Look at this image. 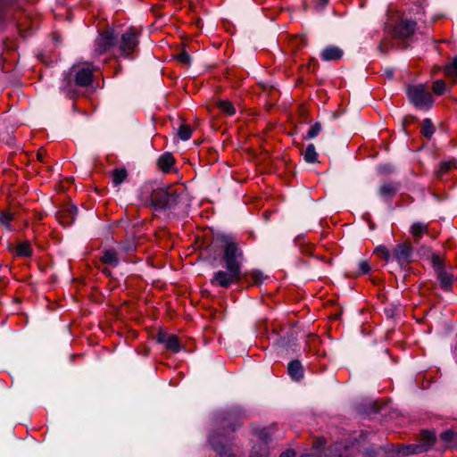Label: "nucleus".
<instances>
[{
    "mask_svg": "<svg viewBox=\"0 0 457 457\" xmlns=\"http://www.w3.org/2000/svg\"><path fill=\"white\" fill-rule=\"evenodd\" d=\"M218 238L223 248L222 262L225 269L214 272L211 283L213 286L228 287L238 283L243 277V253L229 237L222 235Z\"/></svg>",
    "mask_w": 457,
    "mask_h": 457,
    "instance_id": "nucleus-1",
    "label": "nucleus"
},
{
    "mask_svg": "<svg viewBox=\"0 0 457 457\" xmlns=\"http://www.w3.org/2000/svg\"><path fill=\"white\" fill-rule=\"evenodd\" d=\"M407 96L411 103L420 109L428 110L434 103L432 95L423 84L409 86Z\"/></svg>",
    "mask_w": 457,
    "mask_h": 457,
    "instance_id": "nucleus-2",
    "label": "nucleus"
},
{
    "mask_svg": "<svg viewBox=\"0 0 457 457\" xmlns=\"http://www.w3.org/2000/svg\"><path fill=\"white\" fill-rule=\"evenodd\" d=\"M436 442V435L432 431L424 430L420 433L418 444L403 446L399 453L402 455L417 454L427 452Z\"/></svg>",
    "mask_w": 457,
    "mask_h": 457,
    "instance_id": "nucleus-3",
    "label": "nucleus"
},
{
    "mask_svg": "<svg viewBox=\"0 0 457 457\" xmlns=\"http://www.w3.org/2000/svg\"><path fill=\"white\" fill-rule=\"evenodd\" d=\"M138 45L137 31L134 28H129L122 35L119 44L120 55L129 57Z\"/></svg>",
    "mask_w": 457,
    "mask_h": 457,
    "instance_id": "nucleus-4",
    "label": "nucleus"
},
{
    "mask_svg": "<svg viewBox=\"0 0 457 457\" xmlns=\"http://www.w3.org/2000/svg\"><path fill=\"white\" fill-rule=\"evenodd\" d=\"M117 38L113 30L107 29L99 34L98 38L96 40L94 53L96 55H100L116 45Z\"/></svg>",
    "mask_w": 457,
    "mask_h": 457,
    "instance_id": "nucleus-5",
    "label": "nucleus"
},
{
    "mask_svg": "<svg viewBox=\"0 0 457 457\" xmlns=\"http://www.w3.org/2000/svg\"><path fill=\"white\" fill-rule=\"evenodd\" d=\"M432 265L441 287L445 290H449L453 284V275L445 270L443 261L438 255H433Z\"/></svg>",
    "mask_w": 457,
    "mask_h": 457,
    "instance_id": "nucleus-6",
    "label": "nucleus"
},
{
    "mask_svg": "<svg viewBox=\"0 0 457 457\" xmlns=\"http://www.w3.org/2000/svg\"><path fill=\"white\" fill-rule=\"evenodd\" d=\"M92 71L90 64L74 65L71 68V75L75 76V84L79 87H86L91 83Z\"/></svg>",
    "mask_w": 457,
    "mask_h": 457,
    "instance_id": "nucleus-7",
    "label": "nucleus"
},
{
    "mask_svg": "<svg viewBox=\"0 0 457 457\" xmlns=\"http://www.w3.org/2000/svg\"><path fill=\"white\" fill-rule=\"evenodd\" d=\"M412 248L410 244L403 243L395 246L393 258L401 265L409 263L411 261Z\"/></svg>",
    "mask_w": 457,
    "mask_h": 457,
    "instance_id": "nucleus-8",
    "label": "nucleus"
},
{
    "mask_svg": "<svg viewBox=\"0 0 457 457\" xmlns=\"http://www.w3.org/2000/svg\"><path fill=\"white\" fill-rule=\"evenodd\" d=\"M416 28V23L409 20H402L395 29V34L400 38H407L411 36Z\"/></svg>",
    "mask_w": 457,
    "mask_h": 457,
    "instance_id": "nucleus-9",
    "label": "nucleus"
},
{
    "mask_svg": "<svg viewBox=\"0 0 457 457\" xmlns=\"http://www.w3.org/2000/svg\"><path fill=\"white\" fill-rule=\"evenodd\" d=\"M76 210H77L76 207L71 206V207H68L67 209L61 211L57 214V220L63 226L71 224L75 220Z\"/></svg>",
    "mask_w": 457,
    "mask_h": 457,
    "instance_id": "nucleus-10",
    "label": "nucleus"
},
{
    "mask_svg": "<svg viewBox=\"0 0 457 457\" xmlns=\"http://www.w3.org/2000/svg\"><path fill=\"white\" fill-rule=\"evenodd\" d=\"M159 341L163 343L166 348L173 353H178L180 349L178 337L173 335H160Z\"/></svg>",
    "mask_w": 457,
    "mask_h": 457,
    "instance_id": "nucleus-11",
    "label": "nucleus"
},
{
    "mask_svg": "<svg viewBox=\"0 0 457 457\" xmlns=\"http://www.w3.org/2000/svg\"><path fill=\"white\" fill-rule=\"evenodd\" d=\"M446 447H457V429H447L440 435Z\"/></svg>",
    "mask_w": 457,
    "mask_h": 457,
    "instance_id": "nucleus-12",
    "label": "nucleus"
},
{
    "mask_svg": "<svg viewBox=\"0 0 457 457\" xmlns=\"http://www.w3.org/2000/svg\"><path fill=\"white\" fill-rule=\"evenodd\" d=\"M342 55V50L337 46H328L321 52V58L324 61L338 60Z\"/></svg>",
    "mask_w": 457,
    "mask_h": 457,
    "instance_id": "nucleus-13",
    "label": "nucleus"
},
{
    "mask_svg": "<svg viewBox=\"0 0 457 457\" xmlns=\"http://www.w3.org/2000/svg\"><path fill=\"white\" fill-rule=\"evenodd\" d=\"M243 277H245V279H247V277H250L252 279V284L256 286L262 285L268 278V277L265 276L263 272H262L259 270H252L250 271H245L243 274Z\"/></svg>",
    "mask_w": 457,
    "mask_h": 457,
    "instance_id": "nucleus-14",
    "label": "nucleus"
},
{
    "mask_svg": "<svg viewBox=\"0 0 457 457\" xmlns=\"http://www.w3.org/2000/svg\"><path fill=\"white\" fill-rule=\"evenodd\" d=\"M287 370L289 376L295 380H298L303 377V368L299 361L289 362Z\"/></svg>",
    "mask_w": 457,
    "mask_h": 457,
    "instance_id": "nucleus-15",
    "label": "nucleus"
},
{
    "mask_svg": "<svg viewBox=\"0 0 457 457\" xmlns=\"http://www.w3.org/2000/svg\"><path fill=\"white\" fill-rule=\"evenodd\" d=\"M303 159L305 162L309 163H313L317 161L318 154L316 152L315 146L312 144H309L305 150L302 152Z\"/></svg>",
    "mask_w": 457,
    "mask_h": 457,
    "instance_id": "nucleus-16",
    "label": "nucleus"
},
{
    "mask_svg": "<svg viewBox=\"0 0 457 457\" xmlns=\"http://www.w3.org/2000/svg\"><path fill=\"white\" fill-rule=\"evenodd\" d=\"M102 261L111 266H117L119 263V258L117 253L114 250H105L102 256Z\"/></svg>",
    "mask_w": 457,
    "mask_h": 457,
    "instance_id": "nucleus-17",
    "label": "nucleus"
},
{
    "mask_svg": "<svg viewBox=\"0 0 457 457\" xmlns=\"http://www.w3.org/2000/svg\"><path fill=\"white\" fill-rule=\"evenodd\" d=\"M174 162L173 156L166 153L158 159V165L163 171H168Z\"/></svg>",
    "mask_w": 457,
    "mask_h": 457,
    "instance_id": "nucleus-18",
    "label": "nucleus"
},
{
    "mask_svg": "<svg viewBox=\"0 0 457 457\" xmlns=\"http://www.w3.org/2000/svg\"><path fill=\"white\" fill-rule=\"evenodd\" d=\"M427 229H428L427 224L421 223V222H416L411 226V233L416 239H419L427 231Z\"/></svg>",
    "mask_w": 457,
    "mask_h": 457,
    "instance_id": "nucleus-19",
    "label": "nucleus"
},
{
    "mask_svg": "<svg viewBox=\"0 0 457 457\" xmlns=\"http://www.w3.org/2000/svg\"><path fill=\"white\" fill-rule=\"evenodd\" d=\"M217 105L221 112L228 116L234 115L236 113L235 107L228 101H219Z\"/></svg>",
    "mask_w": 457,
    "mask_h": 457,
    "instance_id": "nucleus-20",
    "label": "nucleus"
},
{
    "mask_svg": "<svg viewBox=\"0 0 457 457\" xmlns=\"http://www.w3.org/2000/svg\"><path fill=\"white\" fill-rule=\"evenodd\" d=\"M127 170L125 169H116L112 172V182L114 185H120L127 178Z\"/></svg>",
    "mask_w": 457,
    "mask_h": 457,
    "instance_id": "nucleus-21",
    "label": "nucleus"
},
{
    "mask_svg": "<svg viewBox=\"0 0 457 457\" xmlns=\"http://www.w3.org/2000/svg\"><path fill=\"white\" fill-rule=\"evenodd\" d=\"M15 253L19 256H23V257L30 256L31 248H30L29 244L27 242L20 243L16 247Z\"/></svg>",
    "mask_w": 457,
    "mask_h": 457,
    "instance_id": "nucleus-22",
    "label": "nucleus"
},
{
    "mask_svg": "<svg viewBox=\"0 0 457 457\" xmlns=\"http://www.w3.org/2000/svg\"><path fill=\"white\" fill-rule=\"evenodd\" d=\"M395 191H396V187L390 183L384 184L379 188V194L383 197L391 196L395 193Z\"/></svg>",
    "mask_w": 457,
    "mask_h": 457,
    "instance_id": "nucleus-23",
    "label": "nucleus"
},
{
    "mask_svg": "<svg viewBox=\"0 0 457 457\" xmlns=\"http://www.w3.org/2000/svg\"><path fill=\"white\" fill-rule=\"evenodd\" d=\"M421 133L427 137H430L434 133V127L429 119H425L422 122Z\"/></svg>",
    "mask_w": 457,
    "mask_h": 457,
    "instance_id": "nucleus-24",
    "label": "nucleus"
},
{
    "mask_svg": "<svg viewBox=\"0 0 457 457\" xmlns=\"http://www.w3.org/2000/svg\"><path fill=\"white\" fill-rule=\"evenodd\" d=\"M445 75L450 78L457 77V57L445 67Z\"/></svg>",
    "mask_w": 457,
    "mask_h": 457,
    "instance_id": "nucleus-25",
    "label": "nucleus"
},
{
    "mask_svg": "<svg viewBox=\"0 0 457 457\" xmlns=\"http://www.w3.org/2000/svg\"><path fill=\"white\" fill-rule=\"evenodd\" d=\"M210 444L212 445L213 449L220 455V457H235L233 454L223 452V445H220L219 443H216L213 437L210 438Z\"/></svg>",
    "mask_w": 457,
    "mask_h": 457,
    "instance_id": "nucleus-26",
    "label": "nucleus"
},
{
    "mask_svg": "<svg viewBox=\"0 0 457 457\" xmlns=\"http://www.w3.org/2000/svg\"><path fill=\"white\" fill-rule=\"evenodd\" d=\"M191 134H192V130L187 125H181L178 131V135H179V138L182 140H188L191 137Z\"/></svg>",
    "mask_w": 457,
    "mask_h": 457,
    "instance_id": "nucleus-27",
    "label": "nucleus"
},
{
    "mask_svg": "<svg viewBox=\"0 0 457 457\" xmlns=\"http://www.w3.org/2000/svg\"><path fill=\"white\" fill-rule=\"evenodd\" d=\"M12 220V215L9 212L4 211L0 212V224L4 227L10 228V222Z\"/></svg>",
    "mask_w": 457,
    "mask_h": 457,
    "instance_id": "nucleus-28",
    "label": "nucleus"
},
{
    "mask_svg": "<svg viewBox=\"0 0 457 457\" xmlns=\"http://www.w3.org/2000/svg\"><path fill=\"white\" fill-rule=\"evenodd\" d=\"M320 130H321L320 124L315 123L313 126H312L309 129V130H308L306 136L304 137V138L305 139L314 138L315 137H317L320 134Z\"/></svg>",
    "mask_w": 457,
    "mask_h": 457,
    "instance_id": "nucleus-29",
    "label": "nucleus"
},
{
    "mask_svg": "<svg viewBox=\"0 0 457 457\" xmlns=\"http://www.w3.org/2000/svg\"><path fill=\"white\" fill-rule=\"evenodd\" d=\"M375 253L378 255V257L384 259L386 261H388L390 258V253L387 250L386 247L383 245H379L375 249Z\"/></svg>",
    "mask_w": 457,
    "mask_h": 457,
    "instance_id": "nucleus-30",
    "label": "nucleus"
},
{
    "mask_svg": "<svg viewBox=\"0 0 457 457\" xmlns=\"http://www.w3.org/2000/svg\"><path fill=\"white\" fill-rule=\"evenodd\" d=\"M445 87V83L441 79L435 81L433 84V91L437 95L444 94Z\"/></svg>",
    "mask_w": 457,
    "mask_h": 457,
    "instance_id": "nucleus-31",
    "label": "nucleus"
},
{
    "mask_svg": "<svg viewBox=\"0 0 457 457\" xmlns=\"http://www.w3.org/2000/svg\"><path fill=\"white\" fill-rule=\"evenodd\" d=\"M250 457H269V453L265 447L253 448Z\"/></svg>",
    "mask_w": 457,
    "mask_h": 457,
    "instance_id": "nucleus-32",
    "label": "nucleus"
},
{
    "mask_svg": "<svg viewBox=\"0 0 457 457\" xmlns=\"http://www.w3.org/2000/svg\"><path fill=\"white\" fill-rule=\"evenodd\" d=\"M173 199V196L168 193H162V201L158 204L159 207L164 208L170 205V202Z\"/></svg>",
    "mask_w": 457,
    "mask_h": 457,
    "instance_id": "nucleus-33",
    "label": "nucleus"
},
{
    "mask_svg": "<svg viewBox=\"0 0 457 457\" xmlns=\"http://www.w3.org/2000/svg\"><path fill=\"white\" fill-rule=\"evenodd\" d=\"M177 59L179 62L185 65H189L191 63L190 55L186 51H182L180 54H179Z\"/></svg>",
    "mask_w": 457,
    "mask_h": 457,
    "instance_id": "nucleus-34",
    "label": "nucleus"
},
{
    "mask_svg": "<svg viewBox=\"0 0 457 457\" xmlns=\"http://www.w3.org/2000/svg\"><path fill=\"white\" fill-rule=\"evenodd\" d=\"M453 165V162H445L440 164L439 170L437 171V176L443 174L444 172L447 171L451 169V167Z\"/></svg>",
    "mask_w": 457,
    "mask_h": 457,
    "instance_id": "nucleus-35",
    "label": "nucleus"
},
{
    "mask_svg": "<svg viewBox=\"0 0 457 457\" xmlns=\"http://www.w3.org/2000/svg\"><path fill=\"white\" fill-rule=\"evenodd\" d=\"M120 249L123 252H130L136 248L134 242L130 243H122L120 245Z\"/></svg>",
    "mask_w": 457,
    "mask_h": 457,
    "instance_id": "nucleus-36",
    "label": "nucleus"
},
{
    "mask_svg": "<svg viewBox=\"0 0 457 457\" xmlns=\"http://www.w3.org/2000/svg\"><path fill=\"white\" fill-rule=\"evenodd\" d=\"M359 269L362 274H365V273L369 272L370 265L366 261H362L359 263Z\"/></svg>",
    "mask_w": 457,
    "mask_h": 457,
    "instance_id": "nucleus-37",
    "label": "nucleus"
},
{
    "mask_svg": "<svg viewBox=\"0 0 457 457\" xmlns=\"http://www.w3.org/2000/svg\"><path fill=\"white\" fill-rule=\"evenodd\" d=\"M232 420H234V416L232 414H228V416L223 418L222 423L230 425L231 428L235 429V424L231 422Z\"/></svg>",
    "mask_w": 457,
    "mask_h": 457,
    "instance_id": "nucleus-38",
    "label": "nucleus"
},
{
    "mask_svg": "<svg viewBox=\"0 0 457 457\" xmlns=\"http://www.w3.org/2000/svg\"><path fill=\"white\" fill-rule=\"evenodd\" d=\"M280 457H295V452L292 450H287L282 453Z\"/></svg>",
    "mask_w": 457,
    "mask_h": 457,
    "instance_id": "nucleus-39",
    "label": "nucleus"
},
{
    "mask_svg": "<svg viewBox=\"0 0 457 457\" xmlns=\"http://www.w3.org/2000/svg\"><path fill=\"white\" fill-rule=\"evenodd\" d=\"M387 76H388V77H391V76H392V72H391V71H390V72H387Z\"/></svg>",
    "mask_w": 457,
    "mask_h": 457,
    "instance_id": "nucleus-40",
    "label": "nucleus"
},
{
    "mask_svg": "<svg viewBox=\"0 0 457 457\" xmlns=\"http://www.w3.org/2000/svg\"><path fill=\"white\" fill-rule=\"evenodd\" d=\"M323 4H326L328 0H320Z\"/></svg>",
    "mask_w": 457,
    "mask_h": 457,
    "instance_id": "nucleus-41",
    "label": "nucleus"
}]
</instances>
